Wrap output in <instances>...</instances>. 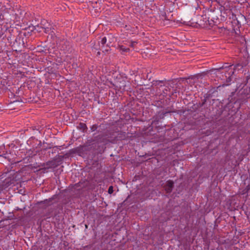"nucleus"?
<instances>
[{"label": "nucleus", "mask_w": 250, "mask_h": 250, "mask_svg": "<svg viewBox=\"0 0 250 250\" xmlns=\"http://www.w3.org/2000/svg\"><path fill=\"white\" fill-rule=\"evenodd\" d=\"M107 144V141H106V137L104 136V134H99L93 136L92 138L88 140L86 142L87 146H94L96 144L105 145Z\"/></svg>", "instance_id": "nucleus-1"}, {"label": "nucleus", "mask_w": 250, "mask_h": 250, "mask_svg": "<svg viewBox=\"0 0 250 250\" xmlns=\"http://www.w3.org/2000/svg\"><path fill=\"white\" fill-rule=\"evenodd\" d=\"M64 157V156L58 155L55 157L54 160H56V161L57 162V163H58V165L59 166L62 164V160Z\"/></svg>", "instance_id": "nucleus-13"}, {"label": "nucleus", "mask_w": 250, "mask_h": 250, "mask_svg": "<svg viewBox=\"0 0 250 250\" xmlns=\"http://www.w3.org/2000/svg\"><path fill=\"white\" fill-rule=\"evenodd\" d=\"M88 182L86 181L83 182H81L76 184L75 185V188L77 189H80L81 188H86L88 186Z\"/></svg>", "instance_id": "nucleus-9"}, {"label": "nucleus", "mask_w": 250, "mask_h": 250, "mask_svg": "<svg viewBox=\"0 0 250 250\" xmlns=\"http://www.w3.org/2000/svg\"><path fill=\"white\" fill-rule=\"evenodd\" d=\"M108 192L109 194H112L113 192V188L112 186H110L109 187Z\"/></svg>", "instance_id": "nucleus-25"}, {"label": "nucleus", "mask_w": 250, "mask_h": 250, "mask_svg": "<svg viewBox=\"0 0 250 250\" xmlns=\"http://www.w3.org/2000/svg\"><path fill=\"white\" fill-rule=\"evenodd\" d=\"M120 50L123 52H127L129 50V48H125L123 45L120 46Z\"/></svg>", "instance_id": "nucleus-21"}, {"label": "nucleus", "mask_w": 250, "mask_h": 250, "mask_svg": "<svg viewBox=\"0 0 250 250\" xmlns=\"http://www.w3.org/2000/svg\"><path fill=\"white\" fill-rule=\"evenodd\" d=\"M42 166V167H44V169H49V168H52V167H51V162L50 161H48L46 163H43Z\"/></svg>", "instance_id": "nucleus-15"}, {"label": "nucleus", "mask_w": 250, "mask_h": 250, "mask_svg": "<svg viewBox=\"0 0 250 250\" xmlns=\"http://www.w3.org/2000/svg\"><path fill=\"white\" fill-rule=\"evenodd\" d=\"M231 95L229 96V98H228V100L229 101V102L230 103H232L233 102V98H232V96L235 95V93L234 92H232L231 93Z\"/></svg>", "instance_id": "nucleus-22"}, {"label": "nucleus", "mask_w": 250, "mask_h": 250, "mask_svg": "<svg viewBox=\"0 0 250 250\" xmlns=\"http://www.w3.org/2000/svg\"><path fill=\"white\" fill-rule=\"evenodd\" d=\"M41 28H44L45 29V32H47V31H48V27H46V28H45V27H40L39 25H37V26H34V30H36L38 32H41Z\"/></svg>", "instance_id": "nucleus-16"}, {"label": "nucleus", "mask_w": 250, "mask_h": 250, "mask_svg": "<svg viewBox=\"0 0 250 250\" xmlns=\"http://www.w3.org/2000/svg\"><path fill=\"white\" fill-rule=\"evenodd\" d=\"M102 48L100 47V43L98 42V44H94V45L92 46V51L96 52L97 50H102ZM108 49H103V52L108 51Z\"/></svg>", "instance_id": "nucleus-11"}, {"label": "nucleus", "mask_w": 250, "mask_h": 250, "mask_svg": "<svg viewBox=\"0 0 250 250\" xmlns=\"http://www.w3.org/2000/svg\"><path fill=\"white\" fill-rule=\"evenodd\" d=\"M53 200V198H50L48 200H46L44 201V203L48 204L49 202Z\"/></svg>", "instance_id": "nucleus-29"}, {"label": "nucleus", "mask_w": 250, "mask_h": 250, "mask_svg": "<svg viewBox=\"0 0 250 250\" xmlns=\"http://www.w3.org/2000/svg\"><path fill=\"white\" fill-rule=\"evenodd\" d=\"M100 54H101V52L99 51V50H98V51L97 52V55L99 56Z\"/></svg>", "instance_id": "nucleus-34"}, {"label": "nucleus", "mask_w": 250, "mask_h": 250, "mask_svg": "<svg viewBox=\"0 0 250 250\" xmlns=\"http://www.w3.org/2000/svg\"><path fill=\"white\" fill-rule=\"evenodd\" d=\"M50 162L51 165V167H52V168H55L59 166L58 163H57V162L56 161V160H54V159L50 161Z\"/></svg>", "instance_id": "nucleus-18"}, {"label": "nucleus", "mask_w": 250, "mask_h": 250, "mask_svg": "<svg viewBox=\"0 0 250 250\" xmlns=\"http://www.w3.org/2000/svg\"><path fill=\"white\" fill-rule=\"evenodd\" d=\"M136 43H137V42H132L130 44V46L132 47H133L134 45H135Z\"/></svg>", "instance_id": "nucleus-31"}, {"label": "nucleus", "mask_w": 250, "mask_h": 250, "mask_svg": "<svg viewBox=\"0 0 250 250\" xmlns=\"http://www.w3.org/2000/svg\"><path fill=\"white\" fill-rule=\"evenodd\" d=\"M2 151H2V149L1 148H0V154H2ZM1 161H2L0 159V162H1Z\"/></svg>", "instance_id": "nucleus-33"}, {"label": "nucleus", "mask_w": 250, "mask_h": 250, "mask_svg": "<svg viewBox=\"0 0 250 250\" xmlns=\"http://www.w3.org/2000/svg\"><path fill=\"white\" fill-rule=\"evenodd\" d=\"M87 146L85 144V146H80L74 149L70 150V153L71 154H78L79 155H81L83 153V152L85 149V147Z\"/></svg>", "instance_id": "nucleus-5"}, {"label": "nucleus", "mask_w": 250, "mask_h": 250, "mask_svg": "<svg viewBox=\"0 0 250 250\" xmlns=\"http://www.w3.org/2000/svg\"><path fill=\"white\" fill-rule=\"evenodd\" d=\"M174 111H172L170 110H168V109H166V110L161 111L159 112V117L160 119L164 118V116L166 115L167 113H169L171 112H174Z\"/></svg>", "instance_id": "nucleus-10"}, {"label": "nucleus", "mask_w": 250, "mask_h": 250, "mask_svg": "<svg viewBox=\"0 0 250 250\" xmlns=\"http://www.w3.org/2000/svg\"><path fill=\"white\" fill-rule=\"evenodd\" d=\"M240 66V65L239 64H237V65H236L235 66V68H237L238 66Z\"/></svg>", "instance_id": "nucleus-35"}, {"label": "nucleus", "mask_w": 250, "mask_h": 250, "mask_svg": "<svg viewBox=\"0 0 250 250\" xmlns=\"http://www.w3.org/2000/svg\"><path fill=\"white\" fill-rule=\"evenodd\" d=\"M21 162V161H18L13 163H11L10 165V171H15V173L14 174H19L21 172H22L23 170H25L27 168L29 167L30 166H24V167H22L20 169L17 170L16 168V167L19 165V164Z\"/></svg>", "instance_id": "nucleus-4"}, {"label": "nucleus", "mask_w": 250, "mask_h": 250, "mask_svg": "<svg viewBox=\"0 0 250 250\" xmlns=\"http://www.w3.org/2000/svg\"><path fill=\"white\" fill-rule=\"evenodd\" d=\"M208 22H209V21H208ZM208 24L209 25H210V23H208Z\"/></svg>", "instance_id": "nucleus-36"}, {"label": "nucleus", "mask_w": 250, "mask_h": 250, "mask_svg": "<svg viewBox=\"0 0 250 250\" xmlns=\"http://www.w3.org/2000/svg\"><path fill=\"white\" fill-rule=\"evenodd\" d=\"M115 86L120 90H125L126 82L124 79H121L116 82Z\"/></svg>", "instance_id": "nucleus-7"}, {"label": "nucleus", "mask_w": 250, "mask_h": 250, "mask_svg": "<svg viewBox=\"0 0 250 250\" xmlns=\"http://www.w3.org/2000/svg\"><path fill=\"white\" fill-rule=\"evenodd\" d=\"M174 188V182L171 180L167 181L166 185L164 186L165 190L167 193H170L172 192Z\"/></svg>", "instance_id": "nucleus-6"}, {"label": "nucleus", "mask_w": 250, "mask_h": 250, "mask_svg": "<svg viewBox=\"0 0 250 250\" xmlns=\"http://www.w3.org/2000/svg\"><path fill=\"white\" fill-rule=\"evenodd\" d=\"M210 97V94L206 93L204 95V98L206 99L207 100Z\"/></svg>", "instance_id": "nucleus-28"}, {"label": "nucleus", "mask_w": 250, "mask_h": 250, "mask_svg": "<svg viewBox=\"0 0 250 250\" xmlns=\"http://www.w3.org/2000/svg\"><path fill=\"white\" fill-rule=\"evenodd\" d=\"M230 66H229V67ZM228 66H227V65H225V66L224 65H223L222 66L220 67H219V68H213V69H211L210 70V71H213L214 70H220L221 69H224V68H227L228 67Z\"/></svg>", "instance_id": "nucleus-20"}, {"label": "nucleus", "mask_w": 250, "mask_h": 250, "mask_svg": "<svg viewBox=\"0 0 250 250\" xmlns=\"http://www.w3.org/2000/svg\"><path fill=\"white\" fill-rule=\"evenodd\" d=\"M106 42V37H104L103 38H102V39L101 40V43L102 44L101 47L102 49H104V45L105 44Z\"/></svg>", "instance_id": "nucleus-19"}, {"label": "nucleus", "mask_w": 250, "mask_h": 250, "mask_svg": "<svg viewBox=\"0 0 250 250\" xmlns=\"http://www.w3.org/2000/svg\"><path fill=\"white\" fill-rule=\"evenodd\" d=\"M208 72H210V70H208V71H206V72H203L202 73H200V74L201 75V77H202V78L204 77H205V76L207 75V73Z\"/></svg>", "instance_id": "nucleus-26"}, {"label": "nucleus", "mask_w": 250, "mask_h": 250, "mask_svg": "<svg viewBox=\"0 0 250 250\" xmlns=\"http://www.w3.org/2000/svg\"><path fill=\"white\" fill-rule=\"evenodd\" d=\"M159 84V83H156V81H153L152 82V85H155V86H156L157 85H158Z\"/></svg>", "instance_id": "nucleus-30"}, {"label": "nucleus", "mask_w": 250, "mask_h": 250, "mask_svg": "<svg viewBox=\"0 0 250 250\" xmlns=\"http://www.w3.org/2000/svg\"><path fill=\"white\" fill-rule=\"evenodd\" d=\"M98 125H93L90 128L91 131L93 132L95 131L98 128Z\"/></svg>", "instance_id": "nucleus-24"}, {"label": "nucleus", "mask_w": 250, "mask_h": 250, "mask_svg": "<svg viewBox=\"0 0 250 250\" xmlns=\"http://www.w3.org/2000/svg\"><path fill=\"white\" fill-rule=\"evenodd\" d=\"M207 100L206 99L204 98V99L202 100V103L199 104V106L200 107L203 106L207 102Z\"/></svg>", "instance_id": "nucleus-23"}, {"label": "nucleus", "mask_w": 250, "mask_h": 250, "mask_svg": "<svg viewBox=\"0 0 250 250\" xmlns=\"http://www.w3.org/2000/svg\"><path fill=\"white\" fill-rule=\"evenodd\" d=\"M104 134L106 137V140L107 141L108 144L109 143H114L116 141V131L108 130L105 131Z\"/></svg>", "instance_id": "nucleus-3"}, {"label": "nucleus", "mask_w": 250, "mask_h": 250, "mask_svg": "<svg viewBox=\"0 0 250 250\" xmlns=\"http://www.w3.org/2000/svg\"><path fill=\"white\" fill-rule=\"evenodd\" d=\"M194 80H195V79H190V80H189V78H188L187 79V83H189V84L193 83H194V82H194Z\"/></svg>", "instance_id": "nucleus-27"}, {"label": "nucleus", "mask_w": 250, "mask_h": 250, "mask_svg": "<svg viewBox=\"0 0 250 250\" xmlns=\"http://www.w3.org/2000/svg\"><path fill=\"white\" fill-rule=\"evenodd\" d=\"M21 178V175H19L18 174H14L12 176H9L5 178L3 182L2 186L4 188H6L12 184L15 185V183L20 181Z\"/></svg>", "instance_id": "nucleus-2"}, {"label": "nucleus", "mask_w": 250, "mask_h": 250, "mask_svg": "<svg viewBox=\"0 0 250 250\" xmlns=\"http://www.w3.org/2000/svg\"><path fill=\"white\" fill-rule=\"evenodd\" d=\"M202 79L201 75L200 73L197 74L195 75L190 76L189 77V79Z\"/></svg>", "instance_id": "nucleus-17"}, {"label": "nucleus", "mask_w": 250, "mask_h": 250, "mask_svg": "<svg viewBox=\"0 0 250 250\" xmlns=\"http://www.w3.org/2000/svg\"><path fill=\"white\" fill-rule=\"evenodd\" d=\"M77 128L81 130L83 132H85L87 129V126L85 124L83 123H80L77 126Z\"/></svg>", "instance_id": "nucleus-12"}, {"label": "nucleus", "mask_w": 250, "mask_h": 250, "mask_svg": "<svg viewBox=\"0 0 250 250\" xmlns=\"http://www.w3.org/2000/svg\"><path fill=\"white\" fill-rule=\"evenodd\" d=\"M233 73H234V71H232V70H231L230 72H229V73H228L229 77L226 79V83H227L226 84V85H228L229 84V83H230V82L232 80V78H231L230 75H232Z\"/></svg>", "instance_id": "nucleus-14"}, {"label": "nucleus", "mask_w": 250, "mask_h": 250, "mask_svg": "<svg viewBox=\"0 0 250 250\" xmlns=\"http://www.w3.org/2000/svg\"><path fill=\"white\" fill-rule=\"evenodd\" d=\"M163 81H156V83H163Z\"/></svg>", "instance_id": "nucleus-32"}, {"label": "nucleus", "mask_w": 250, "mask_h": 250, "mask_svg": "<svg viewBox=\"0 0 250 250\" xmlns=\"http://www.w3.org/2000/svg\"><path fill=\"white\" fill-rule=\"evenodd\" d=\"M116 141L117 140H124L128 137L127 133L124 131H116Z\"/></svg>", "instance_id": "nucleus-8"}]
</instances>
